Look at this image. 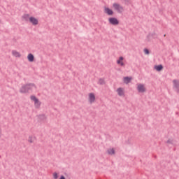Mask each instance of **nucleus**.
Here are the masks:
<instances>
[{
    "instance_id": "obj_20",
    "label": "nucleus",
    "mask_w": 179,
    "mask_h": 179,
    "mask_svg": "<svg viewBox=\"0 0 179 179\" xmlns=\"http://www.w3.org/2000/svg\"><path fill=\"white\" fill-rule=\"evenodd\" d=\"M98 85H101V86L106 85V80H104V78H99L98 80Z\"/></svg>"
},
{
    "instance_id": "obj_7",
    "label": "nucleus",
    "mask_w": 179,
    "mask_h": 179,
    "mask_svg": "<svg viewBox=\"0 0 179 179\" xmlns=\"http://www.w3.org/2000/svg\"><path fill=\"white\" fill-rule=\"evenodd\" d=\"M103 12L106 15H108V16H113L114 15V10L107 6L104 7Z\"/></svg>"
},
{
    "instance_id": "obj_13",
    "label": "nucleus",
    "mask_w": 179,
    "mask_h": 179,
    "mask_svg": "<svg viewBox=\"0 0 179 179\" xmlns=\"http://www.w3.org/2000/svg\"><path fill=\"white\" fill-rule=\"evenodd\" d=\"M20 92L24 94V93H29V91L27 90V85L22 86L20 88Z\"/></svg>"
},
{
    "instance_id": "obj_23",
    "label": "nucleus",
    "mask_w": 179,
    "mask_h": 179,
    "mask_svg": "<svg viewBox=\"0 0 179 179\" xmlns=\"http://www.w3.org/2000/svg\"><path fill=\"white\" fill-rule=\"evenodd\" d=\"M53 178L54 179H58V173H53Z\"/></svg>"
},
{
    "instance_id": "obj_3",
    "label": "nucleus",
    "mask_w": 179,
    "mask_h": 179,
    "mask_svg": "<svg viewBox=\"0 0 179 179\" xmlns=\"http://www.w3.org/2000/svg\"><path fill=\"white\" fill-rule=\"evenodd\" d=\"M113 8L117 13H122L124 12V7L118 3H113Z\"/></svg>"
},
{
    "instance_id": "obj_2",
    "label": "nucleus",
    "mask_w": 179,
    "mask_h": 179,
    "mask_svg": "<svg viewBox=\"0 0 179 179\" xmlns=\"http://www.w3.org/2000/svg\"><path fill=\"white\" fill-rule=\"evenodd\" d=\"M87 101L89 104H94L96 103V94L94 92H90L87 94Z\"/></svg>"
},
{
    "instance_id": "obj_25",
    "label": "nucleus",
    "mask_w": 179,
    "mask_h": 179,
    "mask_svg": "<svg viewBox=\"0 0 179 179\" xmlns=\"http://www.w3.org/2000/svg\"><path fill=\"white\" fill-rule=\"evenodd\" d=\"M59 179H65V176H62Z\"/></svg>"
},
{
    "instance_id": "obj_12",
    "label": "nucleus",
    "mask_w": 179,
    "mask_h": 179,
    "mask_svg": "<svg viewBox=\"0 0 179 179\" xmlns=\"http://www.w3.org/2000/svg\"><path fill=\"white\" fill-rule=\"evenodd\" d=\"M27 60L29 62H34V55L29 53L27 56Z\"/></svg>"
},
{
    "instance_id": "obj_1",
    "label": "nucleus",
    "mask_w": 179,
    "mask_h": 179,
    "mask_svg": "<svg viewBox=\"0 0 179 179\" xmlns=\"http://www.w3.org/2000/svg\"><path fill=\"white\" fill-rule=\"evenodd\" d=\"M31 101L34 103L35 108H40L41 107V101L37 96L32 95L30 96Z\"/></svg>"
},
{
    "instance_id": "obj_11",
    "label": "nucleus",
    "mask_w": 179,
    "mask_h": 179,
    "mask_svg": "<svg viewBox=\"0 0 179 179\" xmlns=\"http://www.w3.org/2000/svg\"><path fill=\"white\" fill-rule=\"evenodd\" d=\"M36 87L34 84H27V90L28 92L32 91V90H36Z\"/></svg>"
},
{
    "instance_id": "obj_10",
    "label": "nucleus",
    "mask_w": 179,
    "mask_h": 179,
    "mask_svg": "<svg viewBox=\"0 0 179 179\" xmlns=\"http://www.w3.org/2000/svg\"><path fill=\"white\" fill-rule=\"evenodd\" d=\"M11 54L13 57H15V58H20L22 57V54L16 50H12Z\"/></svg>"
},
{
    "instance_id": "obj_14",
    "label": "nucleus",
    "mask_w": 179,
    "mask_h": 179,
    "mask_svg": "<svg viewBox=\"0 0 179 179\" xmlns=\"http://www.w3.org/2000/svg\"><path fill=\"white\" fill-rule=\"evenodd\" d=\"M36 136L31 135V136H29L27 141L29 143H34L36 142Z\"/></svg>"
},
{
    "instance_id": "obj_9",
    "label": "nucleus",
    "mask_w": 179,
    "mask_h": 179,
    "mask_svg": "<svg viewBox=\"0 0 179 179\" xmlns=\"http://www.w3.org/2000/svg\"><path fill=\"white\" fill-rule=\"evenodd\" d=\"M116 64L119 65L120 66H125V63H124V57H120L117 61Z\"/></svg>"
},
{
    "instance_id": "obj_21",
    "label": "nucleus",
    "mask_w": 179,
    "mask_h": 179,
    "mask_svg": "<svg viewBox=\"0 0 179 179\" xmlns=\"http://www.w3.org/2000/svg\"><path fill=\"white\" fill-rule=\"evenodd\" d=\"M38 120L40 121H47V116L45 115H41L38 116Z\"/></svg>"
},
{
    "instance_id": "obj_17",
    "label": "nucleus",
    "mask_w": 179,
    "mask_h": 179,
    "mask_svg": "<svg viewBox=\"0 0 179 179\" xmlns=\"http://www.w3.org/2000/svg\"><path fill=\"white\" fill-rule=\"evenodd\" d=\"M173 87H174V89H176V90L179 89V80H173Z\"/></svg>"
},
{
    "instance_id": "obj_6",
    "label": "nucleus",
    "mask_w": 179,
    "mask_h": 179,
    "mask_svg": "<svg viewBox=\"0 0 179 179\" xmlns=\"http://www.w3.org/2000/svg\"><path fill=\"white\" fill-rule=\"evenodd\" d=\"M29 23L32 24V26H38L39 23L38 19L36 17L31 16L29 18Z\"/></svg>"
},
{
    "instance_id": "obj_24",
    "label": "nucleus",
    "mask_w": 179,
    "mask_h": 179,
    "mask_svg": "<svg viewBox=\"0 0 179 179\" xmlns=\"http://www.w3.org/2000/svg\"><path fill=\"white\" fill-rule=\"evenodd\" d=\"M144 52H145V54L149 55V50L145 49Z\"/></svg>"
},
{
    "instance_id": "obj_19",
    "label": "nucleus",
    "mask_w": 179,
    "mask_h": 179,
    "mask_svg": "<svg viewBox=\"0 0 179 179\" xmlns=\"http://www.w3.org/2000/svg\"><path fill=\"white\" fill-rule=\"evenodd\" d=\"M154 69H155V71H157L158 72H160V71H162V69H163V66L162 65L155 66Z\"/></svg>"
},
{
    "instance_id": "obj_4",
    "label": "nucleus",
    "mask_w": 179,
    "mask_h": 179,
    "mask_svg": "<svg viewBox=\"0 0 179 179\" xmlns=\"http://www.w3.org/2000/svg\"><path fill=\"white\" fill-rule=\"evenodd\" d=\"M136 86L137 92L138 93H146V85L143 83H138Z\"/></svg>"
},
{
    "instance_id": "obj_18",
    "label": "nucleus",
    "mask_w": 179,
    "mask_h": 179,
    "mask_svg": "<svg viewBox=\"0 0 179 179\" xmlns=\"http://www.w3.org/2000/svg\"><path fill=\"white\" fill-rule=\"evenodd\" d=\"M131 80H132V77H124V78H123L124 83H126V85H128V83H130Z\"/></svg>"
},
{
    "instance_id": "obj_16",
    "label": "nucleus",
    "mask_w": 179,
    "mask_h": 179,
    "mask_svg": "<svg viewBox=\"0 0 179 179\" xmlns=\"http://www.w3.org/2000/svg\"><path fill=\"white\" fill-rule=\"evenodd\" d=\"M30 17H31V16L29 14H24L22 15V19L23 20H25V22H30Z\"/></svg>"
},
{
    "instance_id": "obj_15",
    "label": "nucleus",
    "mask_w": 179,
    "mask_h": 179,
    "mask_svg": "<svg viewBox=\"0 0 179 179\" xmlns=\"http://www.w3.org/2000/svg\"><path fill=\"white\" fill-rule=\"evenodd\" d=\"M156 35L155 34H149L147 36V41H152V40H153V38H155Z\"/></svg>"
},
{
    "instance_id": "obj_5",
    "label": "nucleus",
    "mask_w": 179,
    "mask_h": 179,
    "mask_svg": "<svg viewBox=\"0 0 179 179\" xmlns=\"http://www.w3.org/2000/svg\"><path fill=\"white\" fill-rule=\"evenodd\" d=\"M116 93L119 97H125V88L118 87L116 90Z\"/></svg>"
},
{
    "instance_id": "obj_27",
    "label": "nucleus",
    "mask_w": 179,
    "mask_h": 179,
    "mask_svg": "<svg viewBox=\"0 0 179 179\" xmlns=\"http://www.w3.org/2000/svg\"><path fill=\"white\" fill-rule=\"evenodd\" d=\"M0 23H1V20H0Z\"/></svg>"
},
{
    "instance_id": "obj_8",
    "label": "nucleus",
    "mask_w": 179,
    "mask_h": 179,
    "mask_svg": "<svg viewBox=\"0 0 179 179\" xmlns=\"http://www.w3.org/2000/svg\"><path fill=\"white\" fill-rule=\"evenodd\" d=\"M108 22L110 24H113V26H117L120 24V21L115 17H110L108 18Z\"/></svg>"
},
{
    "instance_id": "obj_26",
    "label": "nucleus",
    "mask_w": 179,
    "mask_h": 179,
    "mask_svg": "<svg viewBox=\"0 0 179 179\" xmlns=\"http://www.w3.org/2000/svg\"><path fill=\"white\" fill-rule=\"evenodd\" d=\"M171 142H173V141H172L169 140V141H167V143H171Z\"/></svg>"
},
{
    "instance_id": "obj_22",
    "label": "nucleus",
    "mask_w": 179,
    "mask_h": 179,
    "mask_svg": "<svg viewBox=\"0 0 179 179\" xmlns=\"http://www.w3.org/2000/svg\"><path fill=\"white\" fill-rule=\"evenodd\" d=\"M108 155H115V150L114 148H109L108 150Z\"/></svg>"
}]
</instances>
